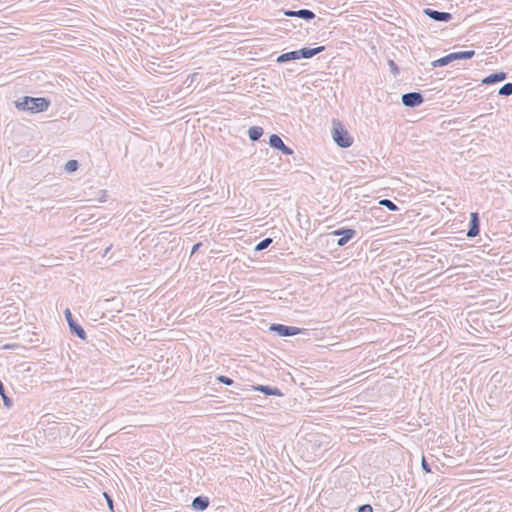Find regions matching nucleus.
I'll return each instance as SVG.
<instances>
[{"label":"nucleus","instance_id":"1","mask_svg":"<svg viewBox=\"0 0 512 512\" xmlns=\"http://www.w3.org/2000/svg\"><path fill=\"white\" fill-rule=\"evenodd\" d=\"M50 104V99L46 97L24 96L15 101V106L18 110L30 113L44 112L49 108Z\"/></svg>","mask_w":512,"mask_h":512},{"label":"nucleus","instance_id":"2","mask_svg":"<svg viewBox=\"0 0 512 512\" xmlns=\"http://www.w3.org/2000/svg\"><path fill=\"white\" fill-rule=\"evenodd\" d=\"M332 125V138L334 142L341 148H349L352 146L353 138L344 125L337 119H333Z\"/></svg>","mask_w":512,"mask_h":512},{"label":"nucleus","instance_id":"3","mask_svg":"<svg viewBox=\"0 0 512 512\" xmlns=\"http://www.w3.org/2000/svg\"><path fill=\"white\" fill-rule=\"evenodd\" d=\"M474 55H475L474 50L452 52V53H449L448 55H445L437 60L432 61L431 66L434 68L435 67H443V66H446L456 60L471 59L474 57Z\"/></svg>","mask_w":512,"mask_h":512},{"label":"nucleus","instance_id":"4","mask_svg":"<svg viewBox=\"0 0 512 512\" xmlns=\"http://www.w3.org/2000/svg\"><path fill=\"white\" fill-rule=\"evenodd\" d=\"M269 330L275 332L278 336L290 337L303 333L305 329L279 323H273L270 325Z\"/></svg>","mask_w":512,"mask_h":512},{"label":"nucleus","instance_id":"5","mask_svg":"<svg viewBox=\"0 0 512 512\" xmlns=\"http://www.w3.org/2000/svg\"><path fill=\"white\" fill-rule=\"evenodd\" d=\"M66 321L68 323L70 332L80 338L81 340H86V332L83 327L77 323V321L73 318L71 311L67 308L64 312Z\"/></svg>","mask_w":512,"mask_h":512},{"label":"nucleus","instance_id":"6","mask_svg":"<svg viewBox=\"0 0 512 512\" xmlns=\"http://www.w3.org/2000/svg\"><path fill=\"white\" fill-rule=\"evenodd\" d=\"M357 232L353 228H339L332 232V235L338 236L337 245L345 246L351 239L356 236Z\"/></svg>","mask_w":512,"mask_h":512},{"label":"nucleus","instance_id":"7","mask_svg":"<svg viewBox=\"0 0 512 512\" xmlns=\"http://www.w3.org/2000/svg\"><path fill=\"white\" fill-rule=\"evenodd\" d=\"M401 101L404 106L414 108L424 102V97L420 92H409L402 95Z\"/></svg>","mask_w":512,"mask_h":512},{"label":"nucleus","instance_id":"8","mask_svg":"<svg viewBox=\"0 0 512 512\" xmlns=\"http://www.w3.org/2000/svg\"><path fill=\"white\" fill-rule=\"evenodd\" d=\"M423 14L436 22H449L453 18L449 12H441L432 8L423 9Z\"/></svg>","mask_w":512,"mask_h":512},{"label":"nucleus","instance_id":"9","mask_svg":"<svg viewBox=\"0 0 512 512\" xmlns=\"http://www.w3.org/2000/svg\"><path fill=\"white\" fill-rule=\"evenodd\" d=\"M282 12H283L284 16H286V17H297V18L304 19L306 21H311L316 17L315 13L309 9H300V10L286 9V10H282Z\"/></svg>","mask_w":512,"mask_h":512},{"label":"nucleus","instance_id":"10","mask_svg":"<svg viewBox=\"0 0 512 512\" xmlns=\"http://www.w3.org/2000/svg\"><path fill=\"white\" fill-rule=\"evenodd\" d=\"M269 145L272 148L281 151L284 155H292L293 154V150L290 147H288L287 145H285L284 142L282 141V139L277 134L270 135Z\"/></svg>","mask_w":512,"mask_h":512},{"label":"nucleus","instance_id":"11","mask_svg":"<svg viewBox=\"0 0 512 512\" xmlns=\"http://www.w3.org/2000/svg\"><path fill=\"white\" fill-rule=\"evenodd\" d=\"M480 232V219L478 213L473 212L470 216L469 228L467 230L466 236L468 238L476 237Z\"/></svg>","mask_w":512,"mask_h":512},{"label":"nucleus","instance_id":"12","mask_svg":"<svg viewBox=\"0 0 512 512\" xmlns=\"http://www.w3.org/2000/svg\"><path fill=\"white\" fill-rule=\"evenodd\" d=\"M325 50V46H317L314 48L310 47H303L299 50H296V53L298 54V60L299 59H310L314 57L315 55L323 52Z\"/></svg>","mask_w":512,"mask_h":512},{"label":"nucleus","instance_id":"13","mask_svg":"<svg viewBox=\"0 0 512 512\" xmlns=\"http://www.w3.org/2000/svg\"><path fill=\"white\" fill-rule=\"evenodd\" d=\"M507 77L508 74L506 72L499 71L486 76L485 78L482 79L481 82L484 85H492L506 80Z\"/></svg>","mask_w":512,"mask_h":512},{"label":"nucleus","instance_id":"14","mask_svg":"<svg viewBox=\"0 0 512 512\" xmlns=\"http://www.w3.org/2000/svg\"><path fill=\"white\" fill-rule=\"evenodd\" d=\"M210 504L209 498L204 495L197 496L193 499L191 507L195 511H204Z\"/></svg>","mask_w":512,"mask_h":512},{"label":"nucleus","instance_id":"15","mask_svg":"<svg viewBox=\"0 0 512 512\" xmlns=\"http://www.w3.org/2000/svg\"><path fill=\"white\" fill-rule=\"evenodd\" d=\"M255 391H259L268 396H283L281 390L277 387L269 386V385H257L253 386Z\"/></svg>","mask_w":512,"mask_h":512},{"label":"nucleus","instance_id":"16","mask_svg":"<svg viewBox=\"0 0 512 512\" xmlns=\"http://www.w3.org/2000/svg\"><path fill=\"white\" fill-rule=\"evenodd\" d=\"M295 60H298V54L296 53V50L282 53L276 59L277 63L280 64Z\"/></svg>","mask_w":512,"mask_h":512},{"label":"nucleus","instance_id":"17","mask_svg":"<svg viewBox=\"0 0 512 512\" xmlns=\"http://www.w3.org/2000/svg\"><path fill=\"white\" fill-rule=\"evenodd\" d=\"M264 130L260 126H252L248 130L249 139L253 142L258 141L263 135Z\"/></svg>","mask_w":512,"mask_h":512},{"label":"nucleus","instance_id":"18","mask_svg":"<svg viewBox=\"0 0 512 512\" xmlns=\"http://www.w3.org/2000/svg\"><path fill=\"white\" fill-rule=\"evenodd\" d=\"M0 395L2 397L4 406L7 407V408L12 407L13 401H12V399L10 397L7 396L4 384L1 381H0Z\"/></svg>","mask_w":512,"mask_h":512},{"label":"nucleus","instance_id":"19","mask_svg":"<svg viewBox=\"0 0 512 512\" xmlns=\"http://www.w3.org/2000/svg\"><path fill=\"white\" fill-rule=\"evenodd\" d=\"M498 95L500 96H510L512 95V83H505L499 90Z\"/></svg>","mask_w":512,"mask_h":512},{"label":"nucleus","instance_id":"20","mask_svg":"<svg viewBox=\"0 0 512 512\" xmlns=\"http://www.w3.org/2000/svg\"><path fill=\"white\" fill-rule=\"evenodd\" d=\"M379 204L386 207L390 211H398L399 210L398 206L393 201H391L389 199H382L379 201Z\"/></svg>","mask_w":512,"mask_h":512},{"label":"nucleus","instance_id":"21","mask_svg":"<svg viewBox=\"0 0 512 512\" xmlns=\"http://www.w3.org/2000/svg\"><path fill=\"white\" fill-rule=\"evenodd\" d=\"M79 168V162L77 160H69L66 164H65V170L69 173H72V172H75L77 171Z\"/></svg>","mask_w":512,"mask_h":512},{"label":"nucleus","instance_id":"22","mask_svg":"<svg viewBox=\"0 0 512 512\" xmlns=\"http://www.w3.org/2000/svg\"><path fill=\"white\" fill-rule=\"evenodd\" d=\"M272 241H273L272 238H265V239L261 240L255 246V251H262V250L266 249L272 243Z\"/></svg>","mask_w":512,"mask_h":512},{"label":"nucleus","instance_id":"23","mask_svg":"<svg viewBox=\"0 0 512 512\" xmlns=\"http://www.w3.org/2000/svg\"><path fill=\"white\" fill-rule=\"evenodd\" d=\"M387 64H388V66L390 68V71L393 73L394 76H397L400 73V69H399L398 65L395 63L394 60L389 59L387 61Z\"/></svg>","mask_w":512,"mask_h":512},{"label":"nucleus","instance_id":"24","mask_svg":"<svg viewBox=\"0 0 512 512\" xmlns=\"http://www.w3.org/2000/svg\"><path fill=\"white\" fill-rule=\"evenodd\" d=\"M217 380L220 383L225 384V385H232L233 384V379L228 377V376L220 375V376L217 377Z\"/></svg>","mask_w":512,"mask_h":512},{"label":"nucleus","instance_id":"25","mask_svg":"<svg viewBox=\"0 0 512 512\" xmlns=\"http://www.w3.org/2000/svg\"><path fill=\"white\" fill-rule=\"evenodd\" d=\"M357 512H373V508L370 504H363L357 508Z\"/></svg>","mask_w":512,"mask_h":512},{"label":"nucleus","instance_id":"26","mask_svg":"<svg viewBox=\"0 0 512 512\" xmlns=\"http://www.w3.org/2000/svg\"><path fill=\"white\" fill-rule=\"evenodd\" d=\"M421 466L426 473H431V467L424 457L422 458Z\"/></svg>","mask_w":512,"mask_h":512},{"label":"nucleus","instance_id":"27","mask_svg":"<svg viewBox=\"0 0 512 512\" xmlns=\"http://www.w3.org/2000/svg\"><path fill=\"white\" fill-rule=\"evenodd\" d=\"M104 496L107 500V504L109 506V509L111 512H114V508H113V499L107 494V493H104Z\"/></svg>","mask_w":512,"mask_h":512},{"label":"nucleus","instance_id":"28","mask_svg":"<svg viewBox=\"0 0 512 512\" xmlns=\"http://www.w3.org/2000/svg\"><path fill=\"white\" fill-rule=\"evenodd\" d=\"M202 243H196L193 245L192 247V250H191V254H194L200 247H201Z\"/></svg>","mask_w":512,"mask_h":512},{"label":"nucleus","instance_id":"29","mask_svg":"<svg viewBox=\"0 0 512 512\" xmlns=\"http://www.w3.org/2000/svg\"><path fill=\"white\" fill-rule=\"evenodd\" d=\"M196 76H197V73H194V74L190 75L188 78H190L191 82H193L195 80Z\"/></svg>","mask_w":512,"mask_h":512},{"label":"nucleus","instance_id":"30","mask_svg":"<svg viewBox=\"0 0 512 512\" xmlns=\"http://www.w3.org/2000/svg\"><path fill=\"white\" fill-rule=\"evenodd\" d=\"M109 250H110V247H108V248L105 250V254H106L107 252H109Z\"/></svg>","mask_w":512,"mask_h":512}]
</instances>
